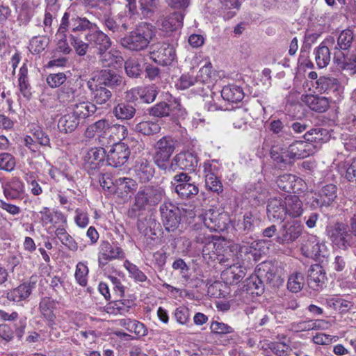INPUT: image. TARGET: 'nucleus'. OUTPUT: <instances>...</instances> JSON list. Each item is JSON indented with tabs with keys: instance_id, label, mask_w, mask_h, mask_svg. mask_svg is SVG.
<instances>
[{
	"instance_id": "obj_35",
	"label": "nucleus",
	"mask_w": 356,
	"mask_h": 356,
	"mask_svg": "<svg viewBox=\"0 0 356 356\" xmlns=\"http://www.w3.org/2000/svg\"><path fill=\"white\" fill-rule=\"evenodd\" d=\"M327 307L343 313L348 312L353 306L349 300L338 295L329 296L325 299Z\"/></svg>"
},
{
	"instance_id": "obj_57",
	"label": "nucleus",
	"mask_w": 356,
	"mask_h": 356,
	"mask_svg": "<svg viewBox=\"0 0 356 356\" xmlns=\"http://www.w3.org/2000/svg\"><path fill=\"white\" fill-rule=\"evenodd\" d=\"M105 150L104 148H92L85 156L84 163H95L104 164Z\"/></svg>"
},
{
	"instance_id": "obj_26",
	"label": "nucleus",
	"mask_w": 356,
	"mask_h": 356,
	"mask_svg": "<svg viewBox=\"0 0 356 356\" xmlns=\"http://www.w3.org/2000/svg\"><path fill=\"white\" fill-rule=\"evenodd\" d=\"M245 275V268L236 264L224 270L221 273V278L227 284H235L240 282Z\"/></svg>"
},
{
	"instance_id": "obj_60",
	"label": "nucleus",
	"mask_w": 356,
	"mask_h": 356,
	"mask_svg": "<svg viewBox=\"0 0 356 356\" xmlns=\"http://www.w3.org/2000/svg\"><path fill=\"white\" fill-rule=\"evenodd\" d=\"M71 45L74 47L76 53L79 56H85L89 48V42H85L81 38L74 35H70Z\"/></svg>"
},
{
	"instance_id": "obj_5",
	"label": "nucleus",
	"mask_w": 356,
	"mask_h": 356,
	"mask_svg": "<svg viewBox=\"0 0 356 356\" xmlns=\"http://www.w3.org/2000/svg\"><path fill=\"white\" fill-rule=\"evenodd\" d=\"M172 184L175 192L182 199L193 197L199 192V188L192 181L191 177L184 172L175 175Z\"/></svg>"
},
{
	"instance_id": "obj_8",
	"label": "nucleus",
	"mask_w": 356,
	"mask_h": 356,
	"mask_svg": "<svg viewBox=\"0 0 356 356\" xmlns=\"http://www.w3.org/2000/svg\"><path fill=\"white\" fill-rule=\"evenodd\" d=\"M174 48L168 43H157L153 45L151 58L156 63L161 65L171 64L175 58Z\"/></svg>"
},
{
	"instance_id": "obj_61",
	"label": "nucleus",
	"mask_w": 356,
	"mask_h": 356,
	"mask_svg": "<svg viewBox=\"0 0 356 356\" xmlns=\"http://www.w3.org/2000/svg\"><path fill=\"white\" fill-rule=\"evenodd\" d=\"M192 86H197V92H204L205 88L204 87H200L198 84L195 83V78L188 75L183 74L179 78V82L177 83V86L181 89L185 90Z\"/></svg>"
},
{
	"instance_id": "obj_58",
	"label": "nucleus",
	"mask_w": 356,
	"mask_h": 356,
	"mask_svg": "<svg viewBox=\"0 0 356 356\" xmlns=\"http://www.w3.org/2000/svg\"><path fill=\"white\" fill-rule=\"evenodd\" d=\"M88 268L83 262H79L76 266L74 277L77 283L85 286L88 282Z\"/></svg>"
},
{
	"instance_id": "obj_43",
	"label": "nucleus",
	"mask_w": 356,
	"mask_h": 356,
	"mask_svg": "<svg viewBox=\"0 0 356 356\" xmlns=\"http://www.w3.org/2000/svg\"><path fill=\"white\" fill-rule=\"evenodd\" d=\"M173 106L172 105H169L166 102H161L154 106H152L149 113L151 115L157 117V118H163L166 117L170 115L171 112H173L175 109H179L180 104L177 101H175Z\"/></svg>"
},
{
	"instance_id": "obj_36",
	"label": "nucleus",
	"mask_w": 356,
	"mask_h": 356,
	"mask_svg": "<svg viewBox=\"0 0 356 356\" xmlns=\"http://www.w3.org/2000/svg\"><path fill=\"white\" fill-rule=\"evenodd\" d=\"M161 219L165 222H176L180 219L179 209L170 202H164L160 207Z\"/></svg>"
},
{
	"instance_id": "obj_11",
	"label": "nucleus",
	"mask_w": 356,
	"mask_h": 356,
	"mask_svg": "<svg viewBox=\"0 0 356 356\" xmlns=\"http://www.w3.org/2000/svg\"><path fill=\"white\" fill-rule=\"evenodd\" d=\"M316 145L306 141L298 140L290 145L287 152L289 159H301L313 154Z\"/></svg>"
},
{
	"instance_id": "obj_52",
	"label": "nucleus",
	"mask_w": 356,
	"mask_h": 356,
	"mask_svg": "<svg viewBox=\"0 0 356 356\" xmlns=\"http://www.w3.org/2000/svg\"><path fill=\"white\" fill-rule=\"evenodd\" d=\"M270 156L272 159L280 164V167H286V165L290 162L287 150L284 151L283 148L277 146H273L270 150Z\"/></svg>"
},
{
	"instance_id": "obj_20",
	"label": "nucleus",
	"mask_w": 356,
	"mask_h": 356,
	"mask_svg": "<svg viewBox=\"0 0 356 356\" xmlns=\"http://www.w3.org/2000/svg\"><path fill=\"white\" fill-rule=\"evenodd\" d=\"M197 156L190 152L177 154L172 161V167L177 166L181 170L193 171L197 165Z\"/></svg>"
},
{
	"instance_id": "obj_18",
	"label": "nucleus",
	"mask_w": 356,
	"mask_h": 356,
	"mask_svg": "<svg viewBox=\"0 0 356 356\" xmlns=\"http://www.w3.org/2000/svg\"><path fill=\"white\" fill-rule=\"evenodd\" d=\"M87 87L90 92L92 100L97 104H104L112 97L111 91L104 86L95 85L94 78L87 81Z\"/></svg>"
},
{
	"instance_id": "obj_50",
	"label": "nucleus",
	"mask_w": 356,
	"mask_h": 356,
	"mask_svg": "<svg viewBox=\"0 0 356 356\" xmlns=\"http://www.w3.org/2000/svg\"><path fill=\"white\" fill-rule=\"evenodd\" d=\"M124 267L127 270L129 277L136 282H144L147 280L146 275L135 264L126 260Z\"/></svg>"
},
{
	"instance_id": "obj_2",
	"label": "nucleus",
	"mask_w": 356,
	"mask_h": 356,
	"mask_svg": "<svg viewBox=\"0 0 356 356\" xmlns=\"http://www.w3.org/2000/svg\"><path fill=\"white\" fill-rule=\"evenodd\" d=\"M164 194L161 187L149 185L140 187L134 197V207L140 211L146 207L156 206L163 200Z\"/></svg>"
},
{
	"instance_id": "obj_6",
	"label": "nucleus",
	"mask_w": 356,
	"mask_h": 356,
	"mask_svg": "<svg viewBox=\"0 0 356 356\" xmlns=\"http://www.w3.org/2000/svg\"><path fill=\"white\" fill-rule=\"evenodd\" d=\"M130 156V149L124 143H115L107 153L106 161L109 165L118 168L125 164Z\"/></svg>"
},
{
	"instance_id": "obj_22",
	"label": "nucleus",
	"mask_w": 356,
	"mask_h": 356,
	"mask_svg": "<svg viewBox=\"0 0 356 356\" xmlns=\"http://www.w3.org/2000/svg\"><path fill=\"white\" fill-rule=\"evenodd\" d=\"M277 239L280 243H289L296 239L302 230L300 224H278Z\"/></svg>"
},
{
	"instance_id": "obj_12",
	"label": "nucleus",
	"mask_w": 356,
	"mask_h": 356,
	"mask_svg": "<svg viewBox=\"0 0 356 356\" xmlns=\"http://www.w3.org/2000/svg\"><path fill=\"white\" fill-rule=\"evenodd\" d=\"M328 235L339 248H345L348 243L349 228L347 224H331L327 227Z\"/></svg>"
},
{
	"instance_id": "obj_37",
	"label": "nucleus",
	"mask_w": 356,
	"mask_h": 356,
	"mask_svg": "<svg viewBox=\"0 0 356 356\" xmlns=\"http://www.w3.org/2000/svg\"><path fill=\"white\" fill-rule=\"evenodd\" d=\"M85 93V90L81 87L74 89L69 86H65L59 93V98L61 101L67 102L72 104L77 100H81Z\"/></svg>"
},
{
	"instance_id": "obj_62",
	"label": "nucleus",
	"mask_w": 356,
	"mask_h": 356,
	"mask_svg": "<svg viewBox=\"0 0 356 356\" xmlns=\"http://www.w3.org/2000/svg\"><path fill=\"white\" fill-rule=\"evenodd\" d=\"M310 108L319 113L327 111L330 106V102L325 97H312L311 98Z\"/></svg>"
},
{
	"instance_id": "obj_45",
	"label": "nucleus",
	"mask_w": 356,
	"mask_h": 356,
	"mask_svg": "<svg viewBox=\"0 0 356 356\" xmlns=\"http://www.w3.org/2000/svg\"><path fill=\"white\" fill-rule=\"evenodd\" d=\"M306 142L312 143H314L316 145L321 144L328 140V132L326 129L323 128L312 129L305 134L303 136Z\"/></svg>"
},
{
	"instance_id": "obj_42",
	"label": "nucleus",
	"mask_w": 356,
	"mask_h": 356,
	"mask_svg": "<svg viewBox=\"0 0 356 356\" xmlns=\"http://www.w3.org/2000/svg\"><path fill=\"white\" fill-rule=\"evenodd\" d=\"M247 314L254 328L265 325L269 321L268 314L263 307L253 309Z\"/></svg>"
},
{
	"instance_id": "obj_54",
	"label": "nucleus",
	"mask_w": 356,
	"mask_h": 356,
	"mask_svg": "<svg viewBox=\"0 0 356 356\" xmlns=\"http://www.w3.org/2000/svg\"><path fill=\"white\" fill-rule=\"evenodd\" d=\"M296 177L291 174H284L277 179V186L283 191L291 193L294 191V183Z\"/></svg>"
},
{
	"instance_id": "obj_9",
	"label": "nucleus",
	"mask_w": 356,
	"mask_h": 356,
	"mask_svg": "<svg viewBox=\"0 0 356 356\" xmlns=\"http://www.w3.org/2000/svg\"><path fill=\"white\" fill-rule=\"evenodd\" d=\"M109 125L108 120L101 119L97 120L86 128L84 136L87 138H92L97 136L99 142L102 145H106Z\"/></svg>"
},
{
	"instance_id": "obj_33",
	"label": "nucleus",
	"mask_w": 356,
	"mask_h": 356,
	"mask_svg": "<svg viewBox=\"0 0 356 356\" xmlns=\"http://www.w3.org/2000/svg\"><path fill=\"white\" fill-rule=\"evenodd\" d=\"M56 307V302L50 298H43L40 302L39 309L42 315L49 322L50 325L54 324L56 314L54 310Z\"/></svg>"
},
{
	"instance_id": "obj_32",
	"label": "nucleus",
	"mask_w": 356,
	"mask_h": 356,
	"mask_svg": "<svg viewBox=\"0 0 356 356\" xmlns=\"http://www.w3.org/2000/svg\"><path fill=\"white\" fill-rule=\"evenodd\" d=\"M222 98L228 102L237 103L244 98V92L242 88L236 85H228L222 88L221 90Z\"/></svg>"
},
{
	"instance_id": "obj_29",
	"label": "nucleus",
	"mask_w": 356,
	"mask_h": 356,
	"mask_svg": "<svg viewBox=\"0 0 356 356\" xmlns=\"http://www.w3.org/2000/svg\"><path fill=\"white\" fill-rule=\"evenodd\" d=\"M33 286L31 283H23L17 287L10 290L7 294L6 298L8 300L19 302L26 300L31 294Z\"/></svg>"
},
{
	"instance_id": "obj_59",
	"label": "nucleus",
	"mask_w": 356,
	"mask_h": 356,
	"mask_svg": "<svg viewBox=\"0 0 356 356\" xmlns=\"http://www.w3.org/2000/svg\"><path fill=\"white\" fill-rule=\"evenodd\" d=\"M69 29V13L65 12L61 19L60 24L55 35L56 40L58 42L67 41V33Z\"/></svg>"
},
{
	"instance_id": "obj_55",
	"label": "nucleus",
	"mask_w": 356,
	"mask_h": 356,
	"mask_svg": "<svg viewBox=\"0 0 356 356\" xmlns=\"http://www.w3.org/2000/svg\"><path fill=\"white\" fill-rule=\"evenodd\" d=\"M270 129L282 139L290 140L292 138L289 128L286 130L283 122L280 120H273L270 124Z\"/></svg>"
},
{
	"instance_id": "obj_23",
	"label": "nucleus",
	"mask_w": 356,
	"mask_h": 356,
	"mask_svg": "<svg viewBox=\"0 0 356 356\" xmlns=\"http://www.w3.org/2000/svg\"><path fill=\"white\" fill-rule=\"evenodd\" d=\"M337 188L334 184H327L324 186L318 192L316 197L312 204L317 207H328L337 197Z\"/></svg>"
},
{
	"instance_id": "obj_46",
	"label": "nucleus",
	"mask_w": 356,
	"mask_h": 356,
	"mask_svg": "<svg viewBox=\"0 0 356 356\" xmlns=\"http://www.w3.org/2000/svg\"><path fill=\"white\" fill-rule=\"evenodd\" d=\"M18 85L20 93L26 99L31 97V88L28 81V69L25 65L19 69Z\"/></svg>"
},
{
	"instance_id": "obj_41",
	"label": "nucleus",
	"mask_w": 356,
	"mask_h": 356,
	"mask_svg": "<svg viewBox=\"0 0 356 356\" xmlns=\"http://www.w3.org/2000/svg\"><path fill=\"white\" fill-rule=\"evenodd\" d=\"M216 74L212 69V65L209 63L201 67L195 78V83L202 87V85L210 84L216 80Z\"/></svg>"
},
{
	"instance_id": "obj_21",
	"label": "nucleus",
	"mask_w": 356,
	"mask_h": 356,
	"mask_svg": "<svg viewBox=\"0 0 356 356\" xmlns=\"http://www.w3.org/2000/svg\"><path fill=\"white\" fill-rule=\"evenodd\" d=\"M124 257L122 250L114 245H111L108 242H103L100 245L99 253V265H104L108 261Z\"/></svg>"
},
{
	"instance_id": "obj_38",
	"label": "nucleus",
	"mask_w": 356,
	"mask_h": 356,
	"mask_svg": "<svg viewBox=\"0 0 356 356\" xmlns=\"http://www.w3.org/2000/svg\"><path fill=\"white\" fill-rule=\"evenodd\" d=\"M98 80L101 86L116 87L121 84L122 77L115 72L105 69L100 71Z\"/></svg>"
},
{
	"instance_id": "obj_34",
	"label": "nucleus",
	"mask_w": 356,
	"mask_h": 356,
	"mask_svg": "<svg viewBox=\"0 0 356 356\" xmlns=\"http://www.w3.org/2000/svg\"><path fill=\"white\" fill-rule=\"evenodd\" d=\"M356 40V35L349 29L343 30L338 36L335 51L348 50Z\"/></svg>"
},
{
	"instance_id": "obj_7",
	"label": "nucleus",
	"mask_w": 356,
	"mask_h": 356,
	"mask_svg": "<svg viewBox=\"0 0 356 356\" xmlns=\"http://www.w3.org/2000/svg\"><path fill=\"white\" fill-rule=\"evenodd\" d=\"M301 251L305 257L316 259L320 256L325 257L327 248L316 236L309 235L302 243Z\"/></svg>"
},
{
	"instance_id": "obj_27",
	"label": "nucleus",
	"mask_w": 356,
	"mask_h": 356,
	"mask_svg": "<svg viewBox=\"0 0 356 356\" xmlns=\"http://www.w3.org/2000/svg\"><path fill=\"white\" fill-rule=\"evenodd\" d=\"M184 15L180 12H175L171 15L163 17L158 24L164 31H173L182 26Z\"/></svg>"
},
{
	"instance_id": "obj_49",
	"label": "nucleus",
	"mask_w": 356,
	"mask_h": 356,
	"mask_svg": "<svg viewBox=\"0 0 356 356\" xmlns=\"http://www.w3.org/2000/svg\"><path fill=\"white\" fill-rule=\"evenodd\" d=\"M248 111L244 108H238L231 113V118L234 128L245 129L247 127Z\"/></svg>"
},
{
	"instance_id": "obj_63",
	"label": "nucleus",
	"mask_w": 356,
	"mask_h": 356,
	"mask_svg": "<svg viewBox=\"0 0 356 356\" xmlns=\"http://www.w3.org/2000/svg\"><path fill=\"white\" fill-rule=\"evenodd\" d=\"M104 22L105 26L113 33L123 32L128 29V26L126 22H122V24L120 25V22H118L117 20L109 16L105 17Z\"/></svg>"
},
{
	"instance_id": "obj_56",
	"label": "nucleus",
	"mask_w": 356,
	"mask_h": 356,
	"mask_svg": "<svg viewBox=\"0 0 356 356\" xmlns=\"http://www.w3.org/2000/svg\"><path fill=\"white\" fill-rule=\"evenodd\" d=\"M49 43V39L47 36L33 37L29 43V49L31 52L39 54L44 51Z\"/></svg>"
},
{
	"instance_id": "obj_51",
	"label": "nucleus",
	"mask_w": 356,
	"mask_h": 356,
	"mask_svg": "<svg viewBox=\"0 0 356 356\" xmlns=\"http://www.w3.org/2000/svg\"><path fill=\"white\" fill-rule=\"evenodd\" d=\"M159 124L153 121L145 120L138 122L136 126V130L144 135H151L158 133L160 131Z\"/></svg>"
},
{
	"instance_id": "obj_64",
	"label": "nucleus",
	"mask_w": 356,
	"mask_h": 356,
	"mask_svg": "<svg viewBox=\"0 0 356 356\" xmlns=\"http://www.w3.org/2000/svg\"><path fill=\"white\" fill-rule=\"evenodd\" d=\"M15 167V159L9 153L0 154V170L10 172Z\"/></svg>"
},
{
	"instance_id": "obj_19",
	"label": "nucleus",
	"mask_w": 356,
	"mask_h": 356,
	"mask_svg": "<svg viewBox=\"0 0 356 356\" xmlns=\"http://www.w3.org/2000/svg\"><path fill=\"white\" fill-rule=\"evenodd\" d=\"M216 165L210 163H204V164L205 186L207 188L219 194L222 192L223 186L221 181L216 176Z\"/></svg>"
},
{
	"instance_id": "obj_4",
	"label": "nucleus",
	"mask_w": 356,
	"mask_h": 356,
	"mask_svg": "<svg viewBox=\"0 0 356 356\" xmlns=\"http://www.w3.org/2000/svg\"><path fill=\"white\" fill-rule=\"evenodd\" d=\"M229 250L238 259H243L244 255L248 256V259L257 261L266 253V243L263 241H255L250 245L248 243L233 244L229 246Z\"/></svg>"
},
{
	"instance_id": "obj_10",
	"label": "nucleus",
	"mask_w": 356,
	"mask_h": 356,
	"mask_svg": "<svg viewBox=\"0 0 356 356\" xmlns=\"http://www.w3.org/2000/svg\"><path fill=\"white\" fill-rule=\"evenodd\" d=\"M281 268L275 261H266L257 266L258 277L266 279L269 282H278L281 277Z\"/></svg>"
},
{
	"instance_id": "obj_28",
	"label": "nucleus",
	"mask_w": 356,
	"mask_h": 356,
	"mask_svg": "<svg viewBox=\"0 0 356 356\" xmlns=\"http://www.w3.org/2000/svg\"><path fill=\"white\" fill-rule=\"evenodd\" d=\"M79 123L80 120L68 108L67 113L59 118L58 127L62 132L72 133L78 127Z\"/></svg>"
},
{
	"instance_id": "obj_13",
	"label": "nucleus",
	"mask_w": 356,
	"mask_h": 356,
	"mask_svg": "<svg viewBox=\"0 0 356 356\" xmlns=\"http://www.w3.org/2000/svg\"><path fill=\"white\" fill-rule=\"evenodd\" d=\"M85 39L96 48L98 52L106 51L111 45L110 38L102 31L97 30V27L86 34Z\"/></svg>"
},
{
	"instance_id": "obj_16",
	"label": "nucleus",
	"mask_w": 356,
	"mask_h": 356,
	"mask_svg": "<svg viewBox=\"0 0 356 356\" xmlns=\"http://www.w3.org/2000/svg\"><path fill=\"white\" fill-rule=\"evenodd\" d=\"M158 94V88L155 85H149L145 87H138L131 89L127 92V97L135 100L138 96L144 102L149 104L153 102Z\"/></svg>"
},
{
	"instance_id": "obj_24",
	"label": "nucleus",
	"mask_w": 356,
	"mask_h": 356,
	"mask_svg": "<svg viewBox=\"0 0 356 356\" xmlns=\"http://www.w3.org/2000/svg\"><path fill=\"white\" fill-rule=\"evenodd\" d=\"M326 280L325 273L319 265L311 266L308 272V285L314 291L321 289Z\"/></svg>"
},
{
	"instance_id": "obj_25",
	"label": "nucleus",
	"mask_w": 356,
	"mask_h": 356,
	"mask_svg": "<svg viewBox=\"0 0 356 356\" xmlns=\"http://www.w3.org/2000/svg\"><path fill=\"white\" fill-rule=\"evenodd\" d=\"M333 62L338 69L346 70L350 74H356V55H351L346 58L343 51H334Z\"/></svg>"
},
{
	"instance_id": "obj_31",
	"label": "nucleus",
	"mask_w": 356,
	"mask_h": 356,
	"mask_svg": "<svg viewBox=\"0 0 356 356\" xmlns=\"http://www.w3.org/2000/svg\"><path fill=\"white\" fill-rule=\"evenodd\" d=\"M69 27H70L72 32L75 33L92 31L97 28V25L86 17H81L78 15H73L71 17L69 14Z\"/></svg>"
},
{
	"instance_id": "obj_15",
	"label": "nucleus",
	"mask_w": 356,
	"mask_h": 356,
	"mask_svg": "<svg viewBox=\"0 0 356 356\" xmlns=\"http://www.w3.org/2000/svg\"><path fill=\"white\" fill-rule=\"evenodd\" d=\"M136 181L129 177H119L115 179V194L122 200H128L137 188Z\"/></svg>"
},
{
	"instance_id": "obj_14",
	"label": "nucleus",
	"mask_w": 356,
	"mask_h": 356,
	"mask_svg": "<svg viewBox=\"0 0 356 356\" xmlns=\"http://www.w3.org/2000/svg\"><path fill=\"white\" fill-rule=\"evenodd\" d=\"M81 120L92 115L97 111L95 104L87 100L86 93L83 95L81 100H77L68 108Z\"/></svg>"
},
{
	"instance_id": "obj_53",
	"label": "nucleus",
	"mask_w": 356,
	"mask_h": 356,
	"mask_svg": "<svg viewBox=\"0 0 356 356\" xmlns=\"http://www.w3.org/2000/svg\"><path fill=\"white\" fill-rule=\"evenodd\" d=\"M304 284L305 277L303 275L300 273L296 272L289 276L287 282V288L290 291L297 293L302 289Z\"/></svg>"
},
{
	"instance_id": "obj_40",
	"label": "nucleus",
	"mask_w": 356,
	"mask_h": 356,
	"mask_svg": "<svg viewBox=\"0 0 356 356\" xmlns=\"http://www.w3.org/2000/svg\"><path fill=\"white\" fill-rule=\"evenodd\" d=\"M136 110L134 106L127 102L118 104L113 110L114 116L122 120H127L134 118Z\"/></svg>"
},
{
	"instance_id": "obj_1",
	"label": "nucleus",
	"mask_w": 356,
	"mask_h": 356,
	"mask_svg": "<svg viewBox=\"0 0 356 356\" xmlns=\"http://www.w3.org/2000/svg\"><path fill=\"white\" fill-rule=\"evenodd\" d=\"M154 36L153 26L141 22L129 35L122 39L121 44L129 50L138 51L146 49Z\"/></svg>"
},
{
	"instance_id": "obj_3",
	"label": "nucleus",
	"mask_w": 356,
	"mask_h": 356,
	"mask_svg": "<svg viewBox=\"0 0 356 356\" xmlns=\"http://www.w3.org/2000/svg\"><path fill=\"white\" fill-rule=\"evenodd\" d=\"M177 141L170 136H163L154 146V161L161 169H165L170 158L176 148Z\"/></svg>"
},
{
	"instance_id": "obj_17",
	"label": "nucleus",
	"mask_w": 356,
	"mask_h": 356,
	"mask_svg": "<svg viewBox=\"0 0 356 356\" xmlns=\"http://www.w3.org/2000/svg\"><path fill=\"white\" fill-rule=\"evenodd\" d=\"M135 176L140 182H147L154 174V168L151 162L144 157L138 158L134 165Z\"/></svg>"
},
{
	"instance_id": "obj_39",
	"label": "nucleus",
	"mask_w": 356,
	"mask_h": 356,
	"mask_svg": "<svg viewBox=\"0 0 356 356\" xmlns=\"http://www.w3.org/2000/svg\"><path fill=\"white\" fill-rule=\"evenodd\" d=\"M128 134L127 129L125 126L121 124H111L110 122L108 133L107 136L106 145L112 143L113 145L115 143H120L119 141L124 139Z\"/></svg>"
},
{
	"instance_id": "obj_48",
	"label": "nucleus",
	"mask_w": 356,
	"mask_h": 356,
	"mask_svg": "<svg viewBox=\"0 0 356 356\" xmlns=\"http://www.w3.org/2000/svg\"><path fill=\"white\" fill-rule=\"evenodd\" d=\"M315 61L319 68H324L330 61V51L327 47L321 44L314 49Z\"/></svg>"
},
{
	"instance_id": "obj_47",
	"label": "nucleus",
	"mask_w": 356,
	"mask_h": 356,
	"mask_svg": "<svg viewBox=\"0 0 356 356\" xmlns=\"http://www.w3.org/2000/svg\"><path fill=\"white\" fill-rule=\"evenodd\" d=\"M316 88L320 92H336L339 83L337 79L330 76H321L316 81Z\"/></svg>"
},
{
	"instance_id": "obj_30",
	"label": "nucleus",
	"mask_w": 356,
	"mask_h": 356,
	"mask_svg": "<svg viewBox=\"0 0 356 356\" xmlns=\"http://www.w3.org/2000/svg\"><path fill=\"white\" fill-rule=\"evenodd\" d=\"M267 213L270 220H282V216L286 214V207L284 201L280 197H274L269 200L267 206Z\"/></svg>"
},
{
	"instance_id": "obj_44",
	"label": "nucleus",
	"mask_w": 356,
	"mask_h": 356,
	"mask_svg": "<svg viewBox=\"0 0 356 356\" xmlns=\"http://www.w3.org/2000/svg\"><path fill=\"white\" fill-rule=\"evenodd\" d=\"M286 213L292 217H298L302 214V202L295 195H287L284 199Z\"/></svg>"
}]
</instances>
